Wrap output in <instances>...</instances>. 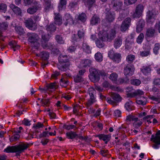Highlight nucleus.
Masks as SVG:
<instances>
[{
	"label": "nucleus",
	"instance_id": "4d7b16f0",
	"mask_svg": "<svg viewBox=\"0 0 160 160\" xmlns=\"http://www.w3.org/2000/svg\"><path fill=\"white\" fill-rule=\"evenodd\" d=\"M40 102L42 103V105L43 106L45 105L48 106L49 103V100L48 99H42L41 100Z\"/></svg>",
	"mask_w": 160,
	"mask_h": 160
},
{
	"label": "nucleus",
	"instance_id": "bb28decb",
	"mask_svg": "<svg viewBox=\"0 0 160 160\" xmlns=\"http://www.w3.org/2000/svg\"><path fill=\"white\" fill-rule=\"evenodd\" d=\"M46 29L48 32L52 33L56 31V27L53 23H51L46 26Z\"/></svg>",
	"mask_w": 160,
	"mask_h": 160
},
{
	"label": "nucleus",
	"instance_id": "79ce46f5",
	"mask_svg": "<svg viewBox=\"0 0 160 160\" xmlns=\"http://www.w3.org/2000/svg\"><path fill=\"white\" fill-rule=\"evenodd\" d=\"M60 84L62 87H66L68 84V82L66 79L63 78L61 79Z\"/></svg>",
	"mask_w": 160,
	"mask_h": 160
},
{
	"label": "nucleus",
	"instance_id": "b1692460",
	"mask_svg": "<svg viewBox=\"0 0 160 160\" xmlns=\"http://www.w3.org/2000/svg\"><path fill=\"white\" fill-rule=\"evenodd\" d=\"M92 61L89 59H84L82 60L80 62V66L81 68H86L89 67L91 65Z\"/></svg>",
	"mask_w": 160,
	"mask_h": 160
},
{
	"label": "nucleus",
	"instance_id": "a211bd4d",
	"mask_svg": "<svg viewBox=\"0 0 160 160\" xmlns=\"http://www.w3.org/2000/svg\"><path fill=\"white\" fill-rule=\"evenodd\" d=\"M114 19V14L112 13L111 11L109 10L106 13L105 19L106 20L107 22H112Z\"/></svg>",
	"mask_w": 160,
	"mask_h": 160
},
{
	"label": "nucleus",
	"instance_id": "dca6fc26",
	"mask_svg": "<svg viewBox=\"0 0 160 160\" xmlns=\"http://www.w3.org/2000/svg\"><path fill=\"white\" fill-rule=\"evenodd\" d=\"M96 137H98L99 138L105 142V143L107 144L111 139V135L109 134L105 135L104 134H100L95 136Z\"/></svg>",
	"mask_w": 160,
	"mask_h": 160
},
{
	"label": "nucleus",
	"instance_id": "052dcab7",
	"mask_svg": "<svg viewBox=\"0 0 160 160\" xmlns=\"http://www.w3.org/2000/svg\"><path fill=\"white\" fill-rule=\"evenodd\" d=\"M85 3L88 5L90 8L95 2V0H84Z\"/></svg>",
	"mask_w": 160,
	"mask_h": 160
},
{
	"label": "nucleus",
	"instance_id": "e433bc0d",
	"mask_svg": "<svg viewBox=\"0 0 160 160\" xmlns=\"http://www.w3.org/2000/svg\"><path fill=\"white\" fill-rule=\"evenodd\" d=\"M118 75L116 72H113L110 75L109 78L112 81L116 83L117 78Z\"/></svg>",
	"mask_w": 160,
	"mask_h": 160
},
{
	"label": "nucleus",
	"instance_id": "c756f323",
	"mask_svg": "<svg viewBox=\"0 0 160 160\" xmlns=\"http://www.w3.org/2000/svg\"><path fill=\"white\" fill-rule=\"evenodd\" d=\"M129 82V79L127 77L119 78L117 80L116 83L118 84H122L128 83Z\"/></svg>",
	"mask_w": 160,
	"mask_h": 160
},
{
	"label": "nucleus",
	"instance_id": "2f4dec72",
	"mask_svg": "<svg viewBox=\"0 0 160 160\" xmlns=\"http://www.w3.org/2000/svg\"><path fill=\"white\" fill-rule=\"evenodd\" d=\"M73 78L74 82L76 83L82 82L84 81V79L82 76L78 74L74 76Z\"/></svg>",
	"mask_w": 160,
	"mask_h": 160
},
{
	"label": "nucleus",
	"instance_id": "bf43d9fd",
	"mask_svg": "<svg viewBox=\"0 0 160 160\" xmlns=\"http://www.w3.org/2000/svg\"><path fill=\"white\" fill-rule=\"evenodd\" d=\"M49 36L48 35L42 34V41L43 42H48L49 39Z\"/></svg>",
	"mask_w": 160,
	"mask_h": 160
},
{
	"label": "nucleus",
	"instance_id": "39448f33",
	"mask_svg": "<svg viewBox=\"0 0 160 160\" xmlns=\"http://www.w3.org/2000/svg\"><path fill=\"white\" fill-rule=\"evenodd\" d=\"M27 35L28 38V41L30 44L32 46H34L35 44L36 45L34 46L37 48L39 45L38 41L39 39V38L38 35L35 33L29 32H28Z\"/></svg>",
	"mask_w": 160,
	"mask_h": 160
},
{
	"label": "nucleus",
	"instance_id": "5701e85b",
	"mask_svg": "<svg viewBox=\"0 0 160 160\" xmlns=\"http://www.w3.org/2000/svg\"><path fill=\"white\" fill-rule=\"evenodd\" d=\"M40 7L41 6L39 4L38 5V3H36L34 6L29 8L27 10V12L30 14H33L36 12Z\"/></svg>",
	"mask_w": 160,
	"mask_h": 160
},
{
	"label": "nucleus",
	"instance_id": "13d9d810",
	"mask_svg": "<svg viewBox=\"0 0 160 160\" xmlns=\"http://www.w3.org/2000/svg\"><path fill=\"white\" fill-rule=\"evenodd\" d=\"M137 0H125L124 3L127 5L135 3Z\"/></svg>",
	"mask_w": 160,
	"mask_h": 160
},
{
	"label": "nucleus",
	"instance_id": "a878e982",
	"mask_svg": "<svg viewBox=\"0 0 160 160\" xmlns=\"http://www.w3.org/2000/svg\"><path fill=\"white\" fill-rule=\"evenodd\" d=\"M10 8L12 10L13 12L17 15H20L22 13L21 9L18 7L16 6L13 4L10 5Z\"/></svg>",
	"mask_w": 160,
	"mask_h": 160
},
{
	"label": "nucleus",
	"instance_id": "aec40b11",
	"mask_svg": "<svg viewBox=\"0 0 160 160\" xmlns=\"http://www.w3.org/2000/svg\"><path fill=\"white\" fill-rule=\"evenodd\" d=\"M24 23L26 26L29 29L31 30H35V28H33L34 22L32 18H28L27 19L25 20Z\"/></svg>",
	"mask_w": 160,
	"mask_h": 160
},
{
	"label": "nucleus",
	"instance_id": "ddd939ff",
	"mask_svg": "<svg viewBox=\"0 0 160 160\" xmlns=\"http://www.w3.org/2000/svg\"><path fill=\"white\" fill-rule=\"evenodd\" d=\"M113 9L116 11H119L122 9L123 2L120 0H113L111 2Z\"/></svg>",
	"mask_w": 160,
	"mask_h": 160
},
{
	"label": "nucleus",
	"instance_id": "e2e57ef3",
	"mask_svg": "<svg viewBox=\"0 0 160 160\" xmlns=\"http://www.w3.org/2000/svg\"><path fill=\"white\" fill-rule=\"evenodd\" d=\"M137 120V118L132 115H129L126 118V120L129 121H134Z\"/></svg>",
	"mask_w": 160,
	"mask_h": 160
},
{
	"label": "nucleus",
	"instance_id": "58836bf2",
	"mask_svg": "<svg viewBox=\"0 0 160 160\" xmlns=\"http://www.w3.org/2000/svg\"><path fill=\"white\" fill-rule=\"evenodd\" d=\"M95 58L97 61L100 62L102 60V55L100 52H98L95 54Z\"/></svg>",
	"mask_w": 160,
	"mask_h": 160
},
{
	"label": "nucleus",
	"instance_id": "864d4df0",
	"mask_svg": "<svg viewBox=\"0 0 160 160\" xmlns=\"http://www.w3.org/2000/svg\"><path fill=\"white\" fill-rule=\"evenodd\" d=\"M141 71L144 74H146L150 71V68L148 67H143L141 69Z\"/></svg>",
	"mask_w": 160,
	"mask_h": 160
},
{
	"label": "nucleus",
	"instance_id": "0eeeda50",
	"mask_svg": "<svg viewBox=\"0 0 160 160\" xmlns=\"http://www.w3.org/2000/svg\"><path fill=\"white\" fill-rule=\"evenodd\" d=\"M90 74L89 77L91 81L93 82L98 81L100 79L99 77L98 70L93 67L90 68L89 69Z\"/></svg>",
	"mask_w": 160,
	"mask_h": 160
},
{
	"label": "nucleus",
	"instance_id": "6e6552de",
	"mask_svg": "<svg viewBox=\"0 0 160 160\" xmlns=\"http://www.w3.org/2000/svg\"><path fill=\"white\" fill-rule=\"evenodd\" d=\"M108 57L114 62L119 63L121 61L122 56L121 54L119 53H115L112 50H110L108 53Z\"/></svg>",
	"mask_w": 160,
	"mask_h": 160
},
{
	"label": "nucleus",
	"instance_id": "69168bd1",
	"mask_svg": "<svg viewBox=\"0 0 160 160\" xmlns=\"http://www.w3.org/2000/svg\"><path fill=\"white\" fill-rule=\"evenodd\" d=\"M60 75V73L57 71H55L53 72L52 74L51 77L52 78L56 79L57 77Z\"/></svg>",
	"mask_w": 160,
	"mask_h": 160
},
{
	"label": "nucleus",
	"instance_id": "473e14b6",
	"mask_svg": "<svg viewBox=\"0 0 160 160\" xmlns=\"http://www.w3.org/2000/svg\"><path fill=\"white\" fill-rule=\"evenodd\" d=\"M55 39L58 43L63 44L64 43V40L61 35L57 34L55 36Z\"/></svg>",
	"mask_w": 160,
	"mask_h": 160
},
{
	"label": "nucleus",
	"instance_id": "7ed1b4c3",
	"mask_svg": "<svg viewBox=\"0 0 160 160\" xmlns=\"http://www.w3.org/2000/svg\"><path fill=\"white\" fill-rule=\"evenodd\" d=\"M116 34L115 30L112 29L109 35H108V32L106 31H104L102 33L100 32L98 33V36H99V38L102 41H108L110 42L114 38Z\"/></svg>",
	"mask_w": 160,
	"mask_h": 160
},
{
	"label": "nucleus",
	"instance_id": "72a5a7b5",
	"mask_svg": "<svg viewBox=\"0 0 160 160\" xmlns=\"http://www.w3.org/2000/svg\"><path fill=\"white\" fill-rule=\"evenodd\" d=\"M49 55V53L43 51L40 52L39 56L42 58V60H46L48 58Z\"/></svg>",
	"mask_w": 160,
	"mask_h": 160
},
{
	"label": "nucleus",
	"instance_id": "7c9ffc66",
	"mask_svg": "<svg viewBox=\"0 0 160 160\" xmlns=\"http://www.w3.org/2000/svg\"><path fill=\"white\" fill-rule=\"evenodd\" d=\"M82 48L83 51L86 53L89 54L91 52V48L87 43H83L82 44Z\"/></svg>",
	"mask_w": 160,
	"mask_h": 160
},
{
	"label": "nucleus",
	"instance_id": "2eb2a0df",
	"mask_svg": "<svg viewBox=\"0 0 160 160\" xmlns=\"http://www.w3.org/2000/svg\"><path fill=\"white\" fill-rule=\"evenodd\" d=\"M63 21L64 22V24L66 26L68 24H73V21L72 16L68 14H66L63 18Z\"/></svg>",
	"mask_w": 160,
	"mask_h": 160
},
{
	"label": "nucleus",
	"instance_id": "f03ea898",
	"mask_svg": "<svg viewBox=\"0 0 160 160\" xmlns=\"http://www.w3.org/2000/svg\"><path fill=\"white\" fill-rule=\"evenodd\" d=\"M59 63L57 65V67L62 71H65L68 68L70 64L66 63L69 62L68 56L61 54L58 58Z\"/></svg>",
	"mask_w": 160,
	"mask_h": 160
},
{
	"label": "nucleus",
	"instance_id": "8fccbe9b",
	"mask_svg": "<svg viewBox=\"0 0 160 160\" xmlns=\"http://www.w3.org/2000/svg\"><path fill=\"white\" fill-rule=\"evenodd\" d=\"M7 6L3 3H0V12L5 13L7 11Z\"/></svg>",
	"mask_w": 160,
	"mask_h": 160
},
{
	"label": "nucleus",
	"instance_id": "4be33fe9",
	"mask_svg": "<svg viewBox=\"0 0 160 160\" xmlns=\"http://www.w3.org/2000/svg\"><path fill=\"white\" fill-rule=\"evenodd\" d=\"M145 22L142 19L140 20L137 23L136 31L138 32H140L144 27Z\"/></svg>",
	"mask_w": 160,
	"mask_h": 160
},
{
	"label": "nucleus",
	"instance_id": "c85d7f7f",
	"mask_svg": "<svg viewBox=\"0 0 160 160\" xmlns=\"http://www.w3.org/2000/svg\"><path fill=\"white\" fill-rule=\"evenodd\" d=\"M147 102V98L144 97H141L139 98H138V99H137L136 101V102L138 104L142 105H146Z\"/></svg>",
	"mask_w": 160,
	"mask_h": 160
},
{
	"label": "nucleus",
	"instance_id": "3c124183",
	"mask_svg": "<svg viewBox=\"0 0 160 160\" xmlns=\"http://www.w3.org/2000/svg\"><path fill=\"white\" fill-rule=\"evenodd\" d=\"M144 38V35L143 33H141L138 37L137 39V42L139 44H141Z\"/></svg>",
	"mask_w": 160,
	"mask_h": 160
},
{
	"label": "nucleus",
	"instance_id": "f257e3e1",
	"mask_svg": "<svg viewBox=\"0 0 160 160\" xmlns=\"http://www.w3.org/2000/svg\"><path fill=\"white\" fill-rule=\"evenodd\" d=\"M28 145L22 143L18 145L8 146L4 150V152L7 153L16 152V156H20V154L23 152L28 147Z\"/></svg>",
	"mask_w": 160,
	"mask_h": 160
},
{
	"label": "nucleus",
	"instance_id": "6e6d98bb",
	"mask_svg": "<svg viewBox=\"0 0 160 160\" xmlns=\"http://www.w3.org/2000/svg\"><path fill=\"white\" fill-rule=\"evenodd\" d=\"M20 136L18 134L13 135L10 138L9 140L10 142H13L18 140Z\"/></svg>",
	"mask_w": 160,
	"mask_h": 160
},
{
	"label": "nucleus",
	"instance_id": "ea45409f",
	"mask_svg": "<svg viewBox=\"0 0 160 160\" xmlns=\"http://www.w3.org/2000/svg\"><path fill=\"white\" fill-rule=\"evenodd\" d=\"M132 103V102L131 101L126 102L125 107L127 111H130L133 109Z\"/></svg>",
	"mask_w": 160,
	"mask_h": 160
},
{
	"label": "nucleus",
	"instance_id": "cd10ccee",
	"mask_svg": "<svg viewBox=\"0 0 160 160\" xmlns=\"http://www.w3.org/2000/svg\"><path fill=\"white\" fill-rule=\"evenodd\" d=\"M156 31L154 29L150 28L147 29L146 32V36L148 37H153Z\"/></svg>",
	"mask_w": 160,
	"mask_h": 160
},
{
	"label": "nucleus",
	"instance_id": "4468645a",
	"mask_svg": "<svg viewBox=\"0 0 160 160\" xmlns=\"http://www.w3.org/2000/svg\"><path fill=\"white\" fill-rule=\"evenodd\" d=\"M131 19L127 18L123 22L121 25L120 30L122 32H125L131 24Z\"/></svg>",
	"mask_w": 160,
	"mask_h": 160
},
{
	"label": "nucleus",
	"instance_id": "09e8293b",
	"mask_svg": "<svg viewBox=\"0 0 160 160\" xmlns=\"http://www.w3.org/2000/svg\"><path fill=\"white\" fill-rule=\"evenodd\" d=\"M131 84L136 86H138L141 83V81L138 79H132L130 81Z\"/></svg>",
	"mask_w": 160,
	"mask_h": 160
},
{
	"label": "nucleus",
	"instance_id": "f3484780",
	"mask_svg": "<svg viewBox=\"0 0 160 160\" xmlns=\"http://www.w3.org/2000/svg\"><path fill=\"white\" fill-rule=\"evenodd\" d=\"M143 91L139 89L133 92L128 93L127 94V97L132 98L137 96H140L143 95Z\"/></svg>",
	"mask_w": 160,
	"mask_h": 160
},
{
	"label": "nucleus",
	"instance_id": "1a4fd4ad",
	"mask_svg": "<svg viewBox=\"0 0 160 160\" xmlns=\"http://www.w3.org/2000/svg\"><path fill=\"white\" fill-rule=\"evenodd\" d=\"M150 140L155 143L153 145L152 147L154 148L158 149L160 144V130L157 132L155 136L153 134L152 135Z\"/></svg>",
	"mask_w": 160,
	"mask_h": 160
},
{
	"label": "nucleus",
	"instance_id": "9b49d317",
	"mask_svg": "<svg viewBox=\"0 0 160 160\" xmlns=\"http://www.w3.org/2000/svg\"><path fill=\"white\" fill-rule=\"evenodd\" d=\"M110 96L113 100L109 98H107L106 99L107 101L110 104H113L116 103V102H120L121 100V97L118 94L112 92Z\"/></svg>",
	"mask_w": 160,
	"mask_h": 160
},
{
	"label": "nucleus",
	"instance_id": "680f3d73",
	"mask_svg": "<svg viewBox=\"0 0 160 160\" xmlns=\"http://www.w3.org/2000/svg\"><path fill=\"white\" fill-rule=\"evenodd\" d=\"M56 84V83H51L50 84L48 85H47V87L48 89H55L57 88Z\"/></svg>",
	"mask_w": 160,
	"mask_h": 160
},
{
	"label": "nucleus",
	"instance_id": "20e7f679",
	"mask_svg": "<svg viewBox=\"0 0 160 160\" xmlns=\"http://www.w3.org/2000/svg\"><path fill=\"white\" fill-rule=\"evenodd\" d=\"M158 14V11L155 8L148 11L146 18L147 22L149 24H152L155 22L156 16Z\"/></svg>",
	"mask_w": 160,
	"mask_h": 160
},
{
	"label": "nucleus",
	"instance_id": "c9c22d12",
	"mask_svg": "<svg viewBox=\"0 0 160 160\" xmlns=\"http://www.w3.org/2000/svg\"><path fill=\"white\" fill-rule=\"evenodd\" d=\"M67 4L66 0H60L58 8L59 10H61L62 9L64 8Z\"/></svg>",
	"mask_w": 160,
	"mask_h": 160
},
{
	"label": "nucleus",
	"instance_id": "774afa93",
	"mask_svg": "<svg viewBox=\"0 0 160 160\" xmlns=\"http://www.w3.org/2000/svg\"><path fill=\"white\" fill-rule=\"evenodd\" d=\"M47 42H43L42 41L41 45L42 48L44 49H47L48 48V43H47Z\"/></svg>",
	"mask_w": 160,
	"mask_h": 160
},
{
	"label": "nucleus",
	"instance_id": "6ab92c4d",
	"mask_svg": "<svg viewBox=\"0 0 160 160\" xmlns=\"http://www.w3.org/2000/svg\"><path fill=\"white\" fill-rule=\"evenodd\" d=\"M54 22L55 24L60 25L62 23V17L59 13H54Z\"/></svg>",
	"mask_w": 160,
	"mask_h": 160
},
{
	"label": "nucleus",
	"instance_id": "393cba45",
	"mask_svg": "<svg viewBox=\"0 0 160 160\" xmlns=\"http://www.w3.org/2000/svg\"><path fill=\"white\" fill-rule=\"evenodd\" d=\"M100 19L99 17L94 14L90 20V23L92 25H96L100 23Z\"/></svg>",
	"mask_w": 160,
	"mask_h": 160
},
{
	"label": "nucleus",
	"instance_id": "c03bdc74",
	"mask_svg": "<svg viewBox=\"0 0 160 160\" xmlns=\"http://www.w3.org/2000/svg\"><path fill=\"white\" fill-rule=\"evenodd\" d=\"M9 45L13 48L14 51L16 50V49H18L19 47L18 45L16 44V42L13 41L10 42L9 43Z\"/></svg>",
	"mask_w": 160,
	"mask_h": 160
},
{
	"label": "nucleus",
	"instance_id": "338daca9",
	"mask_svg": "<svg viewBox=\"0 0 160 160\" xmlns=\"http://www.w3.org/2000/svg\"><path fill=\"white\" fill-rule=\"evenodd\" d=\"M43 124L40 122H38L37 124L33 127L34 129L38 130L40 128L43 127Z\"/></svg>",
	"mask_w": 160,
	"mask_h": 160
},
{
	"label": "nucleus",
	"instance_id": "a18cd8bd",
	"mask_svg": "<svg viewBox=\"0 0 160 160\" xmlns=\"http://www.w3.org/2000/svg\"><path fill=\"white\" fill-rule=\"evenodd\" d=\"M99 40H98L96 42V43L97 46L99 48H102L104 46L105 44L103 42L104 41H102L99 38L98 36Z\"/></svg>",
	"mask_w": 160,
	"mask_h": 160
},
{
	"label": "nucleus",
	"instance_id": "de8ad7c7",
	"mask_svg": "<svg viewBox=\"0 0 160 160\" xmlns=\"http://www.w3.org/2000/svg\"><path fill=\"white\" fill-rule=\"evenodd\" d=\"M135 59V56L133 55H129L126 58V61L129 63H131Z\"/></svg>",
	"mask_w": 160,
	"mask_h": 160
},
{
	"label": "nucleus",
	"instance_id": "603ef678",
	"mask_svg": "<svg viewBox=\"0 0 160 160\" xmlns=\"http://www.w3.org/2000/svg\"><path fill=\"white\" fill-rule=\"evenodd\" d=\"M16 31L19 34H23L24 32V30L22 27L19 26L15 28Z\"/></svg>",
	"mask_w": 160,
	"mask_h": 160
},
{
	"label": "nucleus",
	"instance_id": "5fc2aeb1",
	"mask_svg": "<svg viewBox=\"0 0 160 160\" xmlns=\"http://www.w3.org/2000/svg\"><path fill=\"white\" fill-rule=\"evenodd\" d=\"M160 48V45L159 43H156L155 44L154 47L153 48L154 53L157 54L158 53V51Z\"/></svg>",
	"mask_w": 160,
	"mask_h": 160
},
{
	"label": "nucleus",
	"instance_id": "a19ab883",
	"mask_svg": "<svg viewBox=\"0 0 160 160\" xmlns=\"http://www.w3.org/2000/svg\"><path fill=\"white\" fill-rule=\"evenodd\" d=\"M133 40H130L128 38H127L126 40L125 47L126 48H129L133 44Z\"/></svg>",
	"mask_w": 160,
	"mask_h": 160
},
{
	"label": "nucleus",
	"instance_id": "412c9836",
	"mask_svg": "<svg viewBox=\"0 0 160 160\" xmlns=\"http://www.w3.org/2000/svg\"><path fill=\"white\" fill-rule=\"evenodd\" d=\"M122 42V37H119L116 38L114 41L113 46L116 49L119 48L121 46Z\"/></svg>",
	"mask_w": 160,
	"mask_h": 160
},
{
	"label": "nucleus",
	"instance_id": "f704fd0d",
	"mask_svg": "<svg viewBox=\"0 0 160 160\" xmlns=\"http://www.w3.org/2000/svg\"><path fill=\"white\" fill-rule=\"evenodd\" d=\"M77 20H80L82 22H84L86 20V15L85 13H82L78 15Z\"/></svg>",
	"mask_w": 160,
	"mask_h": 160
},
{
	"label": "nucleus",
	"instance_id": "49530a36",
	"mask_svg": "<svg viewBox=\"0 0 160 160\" xmlns=\"http://www.w3.org/2000/svg\"><path fill=\"white\" fill-rule=\"evenodd\" d=\"M151 48H150L148 49L147 51H144L142 52H140V55L142 57H146L147 56L149 55L150 54V50Z\"/></svg>",
	"mask_w": 160,
	"mask_h": 160
},
{
	"label": "nucleus",
	"instance_id": "4c0bfd02",
	"mask_svg": "<svg viewBox=\"0 0 160 160\" xmlns=\"http://www.w3.org/2000/svg\"><path fill=\"white\" fill-rule=\"evenodd\" d=\"M66 135L68 138L72 139L78 136L75 132L72 131L67 132Z\"/></svg>",
	"mask_w": 160,
	"mask_h": 160
},
{
	"label": "nucleus",
	"instance_id": "37998d69",
	"mask_svg": "<svg viewBox=\"0 0 160 160\" xmlns=\"http://www.w3.org/2000/svg\"><path fill=\"white\" fill-rule=\"evenodd\" d=\"M137 119L136 120L134 121V122L133 123V126L136 128H138L142 124V122L141 120L138 119L137 118Z\"/></svg>",
	"mask_w": 160,
	"mask_h": 160
},
{
	"label": "nucleus",
	"instance_id": "f8f14e48",
	"mask_svg": "<svg viewBox=\"0 0 160 160\" xmlns=\"http://www.w3.org/2000/svg\"><path fill=\"white\" fill-rule=\"evenodd\" d=\"M143 6L142 4H139L136 7L135 11L132 15L133 18H139L143 11Z\"/></svg>",
	"mask_w": 160,
	"mask_h": 160
},
{
	"label": "nucleus",
	"instance_id": "0e129e2a",
	"mask_svg": "<svg viewBox=\"0 0 160 160\" xmlns=\"http://www.w3.org/2000/svg\"><path fill=\"white\" fill-rule=\"evenodd\" d=\"M8 27V24L7 22H3L0 24V28L1 30H5Z\"/></svg>",
	"mask_w": 160,
	"mask_h": 160
},
{
	"label": "nucleus",
	"instance_id": "9d476101",
	"mask_svg": "<svg viewBox=\"0 0 160 160\" xmlns=\"http://www.w3.org/2000/svg\"><path fill=\"white\" fill-rule=\"evenodd\" d=\"M134 70V65L132 63H128L125 65L124 73L126 76H131L133 74Z\"/></svg>",
	"mask_w": 160,
	"mask_h": 160
},
{
	"label": "nucleus",
	"instance_id": "423d86ee",
	"mask_svg": "<svg viewBox=\"0 0 160 160\" xmlns=\"http://www.w3.org/2000/svg\"><path fill=\"white\" fill-rule=\"evenodd\" d=\"M88 93L90 98L88 99L86 104L87 107H89L96 101V92L93 88H90L88 89Z\"/></svg>",
	"mask_w": 160,
	"mask_h": 160
}]
</instances>
